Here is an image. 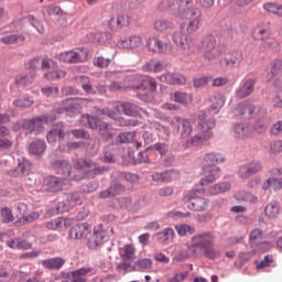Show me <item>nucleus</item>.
Returning a JSON list of instances; mask_svg holds the SVG:
<instances>
[{"instance_id": "bf43d9fd", "label": "nucleus", "mask_w": 282, "mask_h": 282, "mask_svg": "<svg viewBox=\"0 0 282 282\" xmlns=\"http://www.w3.org/2000/svg\"><path fill=\"white\" fill-rule=\"evenodd\" d=\"M39 217H41V214H39V212H33L26 216H23L22 218H20L17 223L15 226H21V224L23 226H25V224H32V221H36V219H39Z\"/></svg>"}, {"instance_id": "bb28decb", "label": "nucleus", "mask_w": 282, "mask_h": 282, "mask_svg": "<svg viewBox=\"0 0 282 282\" xmlns=\"http://www.w3.org/2000/svg\"><path fill=\"white\" fill-rule=\"evenodd\" d=\"M224 162H226V158L218 152H209L203 156L204 166L215 167L217 164H224Z\"/></svg>"}, {"instance_id": "8fccbe9b", "label": "nucleus", "mask_w": 282, "mask_h": 282, "mask_svg": "<svg viewBox=\"0 0 282 282\" xmlns=\"http://www.w3.org/2000/svg\"><path fill=\"white\" fill-rule=\"evenodd\" d=\"M169 144L164 143V142H156L154 144H151L147 148V151H158V153L161 156L166 155V153H169Z\"/></svg>"}, {"instance_id": "5fc2aeb1", "label": "nucleus", "mask_w": 282, "mask_h": 282, "mask_svg": "<svg viewBox=\"0 0 282 282\" xmlns=\"http://www.w3.org/2000/svg\"><path fill=\"white\" fill-rule=\"evenodd\" d=\"M0 221H2V224H10L14 221V215H12V209H10V207H3L0 209Z\"/></svg>"}, {"instance_id": "69168bd1", "label": "nucleus", "mask_w": 282, "mask_h": 282, "mask_svg": "<svg viewBox=\"0 0 282 282\" xmlns=\"http://www.w3.org/2000/svg\"><path fill=\"white\" fill-rule=\"evenodd\" d=\"M26 19H28V22L30 23V25H32V28L36 29V31L40 34L45 33V26H43V23H41V21L36 20V18H34V15H29Z\"/></svg>"}, {"instance_id": "39448f33", "label": "nucleus", "mask_w": 282, "mask_h": 282, "mask_svg": "<svg viewBox=\"0 0 282 282\" xmlns=\"http://www.w3.org/2000/svg\"><path fill=\"white\" fill-rule=\"evenodd\" d=\"M56 120V116L54 113L51 115H40L32 119H24L21 123L22 129L25 131H30V133H40L41 129H43V124H51Z\"/></svg>"}, {"instance_id": "6ab92c4d", "label": "nucleus", "mask_w": 282, "mask_h": 282, "mask_svg": "<svg viewBox=\"0 0 282 282\" xmlns=\"http://www.w3.org/2000/svg\"><path fill=\"white\" fill-rule=\"evenodd\" d=\"M91 232V226L87 223L73 226L68 232L69 239H85Z\"/></svg>"}, {"instance_id": "9d476101", "label": "nucleus", "mask_w": 282, "mask_h": 282, "mask_svg": "<svg viewBox=\"0 0 282 282\" xmlns=\"http://www.w3.org/2000/svg\"><path fill=\"white\" fill-rule=\"evenodd\" d=\"M263 171V163L259 160H253L251 162L245 163L239 167L238 176L241 180H250L252 175H257V173H261Z\"/></svg>"}, {"instance_id": "7c9ffc66", "label": "nucleus", "mask_w": 282, "mask_h": 282, "mask_svg": "<svg viewBox=\"0 0 282 282\" xmlns=\"http://www.w3.org/2000/svg\"><path fill=\"white\" fill-rule=\"evenodd\" d=\"M53 169L57 175H63V177H72V164L65 160H57L53 162Z\"/></svg>"}, {"instance_id": "052dcab7", "label": "nucleus", "mask_w": 282, "mask_h": 282, "mask_svg": "<svg viewBox=\"0 0 282 282\" xmlns=\"http://www.w3.org/2000/svg\"><path fill=\"white\" fill-rule=\"evenodd\" d=\"M279 153H282V140L273 141L270 144L269 155L271 160H274Z\"/></svg>"}, {"instance_id": "a878e982", "label": "nucleus", "mask_w": 282, "mask_h": 282, "mask_svg": "<svg viewBox=\"0 0 282 282\" xmlns=\"http://www.w3.org/2000/svg\"><path fill=\"white\" fill-rule=\"evenodd\" d=\"M65 138V126L63 122H57L53 126L46 134V140L50 144L57 142V140H63Z\"/></svg>"}, {"instance_id": "79ce46f5", "label": "nucleus", "mask_w": 282, "mask_h": 282, "mask_svg": "<svg viewBox=\"0 0 282 282\" xmlns=\"http://www.w3.org/2000/svg\"><path fill=\"white\" fill-rule=\"evenodd\" d=\"M235 199L237 202H246L247 204H257L259 202V197L257 195L248 192V191H240L235 195Z\"/></svg>"}, {"instance_id": "2eb2a0df", "label": "nucleus", "mask_w": 282, "mask_h": 282, "mask_svg": "<svg viewBox=\"0 0 282 282\" xmlns=\"http://www.w3.org/2000/svg\"><path fill=\"white\" fill-rule=\"evenodd\" d=\"M147 47L150 52H153L154 54H169L171 52V44L158 37H149L147 42Z\"/></svg>"}, {"instance_id": "4be33fe9", "label": "nucleus", "mask_w": 282, "mask_h": 282, "mask_svg": "<svg viewBox=\"0 0 282 282\" xmlns=\"http://www.w3.org/2000/svg\"><path fill=\"white\" fill-rule=\"evenodd\" d=\"M227 67H239L243 63V52L239 50L230 51L223 59Z\"/></svg>"}, {"instance_id": "20e7f679", "label": "nucleus", "mask_w": 282, "mask_h": 282, "mask_svg": "<svg viewBox=\"0 0 282 282\" xmlns=\"http://www.w3.org/2000/svg\"><path fill=\"white\" fill-rule=\"evenodd\" d=\"M186 28H188V24L183 23L181 25V31H175L172 34V41L178 47L180 50H183L184 52H195V40L188 35L192 33H184V30L186 32Z\"/></svg>"}, {"instance_id": "864d4df0", "label": "nucleus", "mask_w": 282, "mask_h": 282, "mask_svg": "<svg viewBox=\"0 0 282 282\" xmlns=\"http://www.w3.org/2000/svg\"><path fill=\"white\" fill-rule=\"evenodd\" d=\"M263 10L265 12H270L271 14H275V17H282V6L273 2H267L263 4Z\"/></svg>"}, {"instance_id": "dca6fc26", "label": "nucleus", "mask_w": 282, "mask_h": 282, "mask_svg": "<svg viewBox=\"0 0 282 282\" xmlns=\"http://www.w3.org/2000/svg\"><path fill=\"white\" fill-rule=\"evenodd\" d=\"M116 110L121 111L124 113V116H129L130 118H138L140 113H142V108L140 106L130 102V101H123L116 105Z\"/></svg>"}, {"instance_id": "a18cd8bd", "label": "nucleus", "mask_w": 282, "mask_h": 282, "mask_svg": "<svg viewBox=\"0 0 282 282\" xmlns=\"http://www.w3.org/2000/svg\"><path fill=\"white\" fill-rule=\"evenodd\" d=\"M66 204L74 208V206H80L83 204V194L75 192L66 195Z\"/></svg>"}, {"instance_id": "ddd939ff", "label": "nucleus", "mask_w": 282, "mask_h": 282, "mask_svg": "<svg viewBox=\"0 0 282 282\" xmlns=\"http://www.w3.org/2000/svg\"><path fill=\"white\" fill-rule=\"evenodd\" d=\"M203 175L204 177L199 181L200 186H209V184H215L221 177V169L204 166Z\"/></svg>"}, {"instance_id": "a211bd4d", "label": "nucleus", "mask_w": 282, "mask_h": 282, "mask_svg": "<svg viewBox=\"0 0 282 282\" xmlns=\"http://www.w3.org/2000/svg\"><path fill=\"white\" fill-rule=\"evenodd\" d=\"M109 171V166L102 165L98 167H93L88 171H86L83 175H74L70 178L75 182H80L83 180H95V177H98V175H104V173H107Z\"/></svg>"}, {"instance_id": "de8ad7c7", "label": "nucleus", "mask_w": 282, "mask_h": 282, "mask_svg": "<svg viewBox=\"0 0 282 282\" xmlns=\"http://www.w3.org/2000/svg\"><path fill=\"white\" fill-rule=\"evenodd\" d=\"M133 138H135V132H121L116 140L113 141V144H128L129 142H133Z\"/></svg>"}, {"instance_id": "f257e3e1", "label": "nucleus", "mask_w": 282, "mask_h": 282, "mask_svg": "<svg viewBox=\"0 0 282 282\" xmlns=\"http://www.w3.org/2000/svg\"><path fill=\"white\" fill-rule=\"evenodd\" d=\"M159 10L161 12L169 10L173 17L188 21L186 28L188 34H195L199 30V23H202V17H204V12L195 7L193 0H162L159 3Z\"/></svg>"}, {"instance_id": "3c124183", "label": "nucleus", "mask_w": 282, "mask_h": 282, "mask_svg": "<svg viewBox=\"0 0 282 282\" xmlns=\"http://www.w3.org/2000/svg\"><path fill=\"white\" fill-rule=\"evenodd\" d=\"M264 213L269 219H274L279 215V203L276 200L269 203L264 208Z\"/></svg>"}, {"instance_id": "ea45409f", "label": "nucleus", "mask_w": 282, "mask_h": 282, "mask_svg": "<svg viewBox=\"0 0 282 282\" xmlns=\"http://www.w3.org/2000/svg\"><path fill=\"white\" fill-rule=\"evenodd\" d=\"M0 43L4 45H23L25 43V35L23 34H11L0 37Z\"/></svg>"}, {"instance_id": "e433bc0d", "label": "nucleus", "mask_w": 282, "mask_h": 282, "mask_svg": "<svg viewBox=\"0 0 282 282\" xmlns=\"http://www.w3.org/2000/svg\"><path fill=\"white\" fill-rule=\"evenodd\" d=\"M124 191V185L120 183H116L113 185H110L106 191H102L99 193L100 199H107L109 197H116L117 195H120Z\"/></svg>"}, {"instance_id": "58836bf2", "label": "nucleus", "mask_w": 282, "mask_h": 282, "mask_svg": "<svg viewBox=\"0 0 282 282\" xmlns=\"http://www.w3.org/2000/svg\"><path fill=\"white\" fill-rule=\"evenodd\" d=\"M67 226H69V219L63 217L54 218L45 223L47 230H61V228H67Z\"/></svg>"}, {"instance_id": "0eeeda50", "label": "nucleus", "mask_w": 282, "mask_h": 282, "mask_svg": "<svg viewBox=\"0 0 282 282\" xmlns=\"http://www.w3.org/2000/svg\"><path fill=\"white\" fill-rule=\"evenodd\" d=\"M85 102H91V99L75 97V98H67L62 101L61 106L55 108L56 113H76V111H80V108Z\"/></svg>"}, {"instance_id": "6e6d98bb", "label": "nucleus", "mask_w": 282, "mask_h": 282, "mask_svg": "<svg viewBox=\"0 0 282 282\" xmlns=\"http://www.w3.org/2000/svg\"><path fill=\"white\" fill-rule=\"evenodd\" d=\"M13 107L24 108L32 107L34 105V99L32 97H22L13 100Z\"/></svg>"}, {"instance_id": "4c0bfd02", "label": "nucleus", "mask_w": 282, "mask_h": 282, "mask_svg": "<svg viewBox=\"0 0 282 282\" xmlns=\"http://www.w3.org/2000/svg\"><path fill=\"white\" fill-rule=\"evenodd\" d=\"M7 246L11 248V250H30L32 248V243L21 238L8 240Z\"/></svg>"}, {"instance_id": "c756f323", "label": "nucleus", "mask_w": 282, "mask_h": 282, "mask_svg": "<svg viewBox=\"0 0 282 282\" xmlns=\"http://www.w3.org/2000/svg\"><path fill=\"white\" fill-rule=\"evenodd\" d=\"M170 100H172V102H177L178 105H183V107H186V105H191L193 102V95L177 90L170 94Z\"/></svg>"}, {"instance_id": "412c9836", "label": "nucleus", "mask_w": 282, "mask_h": 282, "mask_svg": "<svg viewBox=\"0 0 282 282\" xmlns=\"http://www.w3.org/2000/svg\"><path fill=\"white\" fill-rule=\"evenodd\" d=\"M137 80L139 84L134 86L135 89H149V91H155L158 89V82L151 76L138 75Z\"/></svg>"}, {"instance_id": "72a5a7b5", "label": "nucleus", "mask_w": 282, "mask_h": 282, "mask_svg": "<svg viewBox=\"0 0 282 282\" xmlns=\"http://www.w3.org/2000/svg\"><path fill=\"white\" fill-rule=\"evenodd\" d=\"M280 74H282V58H275V59L271 61L270 72L267 73L264 80L267 83H270V80H272V78L280 76Z\"/></svg>"}, {"instance_id": "4d7b16f0", "label": "nucleus", "mask_w": 282, "mask_h": 282, "mask_svg": "<svg viewBox=\"0 0 282 282\" xmlns=\"http://www.w3.org/2000/svg\"><path fill=\"white\" fill-rule=\"evenodd\" d=\"M153 129L158 131L159 138H162V140H166L169 135H171V128L167 126H162L161 123H153L152 124Z\"/></svg>"}, {"instance_id": "1a4fd4ad", "label": "nucleus", "mask_w": 282, "mask_h": 282, "mask_svg": "<svg viewBox=\"0 0 282 282\" xmlns=\"http://www.w3.org/2000/svg\"><path fill=\"white\" fill-rule=\"evenodd\" d=\"M88 53L84 48H75L65 51L59 54L58 58L62 63H85L87 61Z\"/></svg>"}, {"instance_id": "9b49d317", "label": "nucleus", "mask_w": 282, "mask_h": 282, "mask_svg": "<svg viewBox=\"0 0 282 282\" xmlns=\"http://www.w3.org/2000/svg\"><path fill=\"white\" fill-rule=\"evenodd\" d=\"M206 193V189H195L189 192V194L187 195L188 202H187V207L189 208V210H195V212H202V210H206V208H208V202L206 200V198L204 197H197L195 196V193Z\"/></svg>"}, {"instance_id": "338daca9", "label": "nucleus", "mask_w": 282, "mask_h": 282, "mask_svg": "<svg viewBox=\"0 0 282 282\" xmlns=\"http://www.w3.org/2000/svg\"><path fill=\"white\" fill-rule=\"evenodd\" d=\"M99 131H100L99 135H100L101 140H104L105 142H109V140H111V138H113V135H116V130L110 128L109 123H107V129L99 130Z\"/></svg>"}, {"instance_id": "cd10ccee", "label": "nucleus", "mask_w": 282, "mask_h": 282, "mask_svg": "<svg viewBox=\"0 0 282 282\" xmlns=\"http://www.w3.org/2000/svg\"><path fill=\"white\" fill-rule=\"evenodd\" d=\"M209 102L210 111L217 116L224 109V105H226V97L221 93H214Z\"/></svg>"}, {"instance_id": "f3484780", "label": "nucleus", "mask_w": 282, "mask_h": 282, "mask_svg": "<svg viewBox=\"0 0 282 282\" xmlns=\"http://www.w3.org/2000/svg\"><path fill=\"white\" fill-rule=\"evenodd\" d=\"M121 50H138L144 45V40L140 35H130L118 42Z\"/></svg>"}, {"instance_id": "13d9d810", "label": "nucleus", "mask_w": 282, "mask_h": 282, "mask_svg": "<svg viewBox=\"0 0 282 282\" xmlns=\"http://www.w3.org/2000/svg\"><path fill=\"white\" fill-rule=\"evenodd\" d=\"M33 80L34 74L21 75L15 78V84L18 87H28L29 85H32Z\"/></svg>"}, {"instance_id": "7ed1b4c3", "label": "nucleus", "mask_w": 282, "mask_h": 282, "mask_svg": "<svg viewBox=\"0 0 282 282\" xmlns=\"http://www.w3.org/2000/svg\"><path fill=\"white\" fill-rule=\"evenodd\" d=\"M200 50L205 61H216L221 56V48L217 45V37L213 34H207L203 37Z\"/></svg>"}, {"instance_id": "603ef678", "label": "nucleus", "mask_w": 282, "mask_h": 282, "mask_svg": "<svg viewBox=\"0 0 282 282\" xmlns=\"http://www.w3.org/2000/svg\"><path fill=\"white\" fill-rule=\"evenodd\" d=\"M154 30H156V32H166V30H173V22L166 19L158 20L154 22Z\"/></svg>"}, {"instance_id": "423d86ee", "label": "nucleus", "mask_w": 282, "mask_h": 282, "mask_svg": "<svg viewBox=\"0 0 282 282\" xmlns=\"http://www.w3.org/2000/svg\"><path fill=\"white\" fill-rule=\"evenodd\" d=\"M170 124L176 133H178L181 140L191 138L193 133V121L188 118L175 116L171 119Z\"/></svg>"}, {"instance_id": "c9c22d12", "label": "nucleus", "mask_w": 282, "mask_h": 282, "mask_svg": "<svg viewBox=\"0 0 282 282\" xmlns=\"http://www.w3.org/2000/svg\"><path fill=\"white\" fill-rule=\"evenodd\" d=\"M232 134L236 140H246L250 135V127L247 123H235Z\"/></svg>"}, {"instance_id": "49530a36", "label": "nucleus", "mask_w": 282, "mask_h": 282, "mask_svg": "<svg viewBox=\"0 0 282 282\" xmlns=\"http://www.w3.org/2000/svg\"><path fill=\"white\" fill-rule=\"evenodd\" d=\"M67 76V73L64 69H52L44 74V78L46 80H61Z\"/></svg>"}, {"instance_id": "4468645a", "label": "nucleus", "mask_w": 282, "mask_h": 282, "mask_svg": "<svg viewBox=\"0 0 282 282\" xmlns=\"http://www.w3.org/2000/svg\"><path fill=\"white\" fill-rule=\"evenodd\" d=\"M273 34L270 22L259 23L253 28L252 37L254 41H268Z\"/></svg>"}, {"instance_id": "2f4dec72", "label": "nucleus", "mask_w": 282, "mask_h": 282, "mask_svg": "<svg viewBox=\"0 0 282 282\" xmlns=\"http://www.w3.org/2000/svg\"><path fill=\"white\" fill-rule=\"evenodd\" d=\"M46 270H61L65 265V259L61 257L47 258L40 261Z\"/></svg>"}, {"instance_id": "37998d69", "label": "nucleus", "mask_w": 282, "mask_h": 282, "mask_svg": "<svg viewBox=\"0 0 282 282\" xmlns=\"http://www.w3.org/2000/svg\"><path fill=\"white\" fill-rule=\"evenodd\" d=\"M90 272H94L93 268H80L72 271V282H87V279L83 276H87V274H90Z\"/></svg>"}, {"instance_id": "09e8293b", "label": "nucleus", "mask_w": 282, "mask_h": 282, "mask_svg": "<svg viewBox=\"0 0 282 282\" xmlns=\"http://www.w3.org/2000/svg\"><path fill=\"white\" fill-rule=\"evenodd\" d=\"M203 254L204 257H206V259H210L212 261H215L216 259H219V257H221V252L215 249V245H209L205 249H203Z\"/></svg>"}, {"instance_id": "6e6552de", "label": "nucleus", "mask_w": 282, "mask_h": 282, "mask_svg": "<svg viewBox=\"0 0 282 282\" xmlns=\"http://www.w3.org/2000/svg\"><path fill=\"white\" fill-rule=\"evenodd\" d=\"M241 120H252L259 113V106L252 104L250 100H245L234 108Z\"/></svg>"}, {"instance_id": "f704fd0d", "label": "nucleus", "mask_w": 282, "mask_h": 282, "mask_svg": "<svg viewBox=\"0 0 282 282\" xmlns=\"http://www.w3.org/2000/svg\"><path fill=\"white\" fill-rule=\"evenodd\" d=\"M231 185L229 182H219L212 186H209L205 193L206 195L215 196V195H221V193H227V191H230Z\"/></svg>"}, {"instance_id": "774afa93", "label": "nucleus", "mask_w": 282, "mask_h": 282, "mask_svg": "<svg viewBox=\"0 0 282 282\" xmlns=\"http://www.w3.org/2000/svg\"><path fill=\"white\" fill-rule=\"evenodd\" d=\"M41 67L43 69H47V72H52V69H58V64H56V62L54 59L45 57L41 62Z\"/></svg>"}, {"instance_id": "aec40b11", "label": "nucleus", "mask_w": 282, "mask_h": 282, "mask_svg": "<svg viewBox=\"0 0 282 282\" xmlns=\"http://www.w3.org/2000/svg\"><path fill=\"white\" fill-rule=\"evenodd\" d=\"M196 118L198 120V129L200 132L210 133V130L215 129V118H206L205 111H198Z\"/></svg>"}, {"instance_id": "b1692460", "label": "nucleus", "mask_w": 282, "mask_h": 282, "mask_svg": "<svg viewBox=\"0 0 282 282\" xmlns=\"http://www.w3.org/2000/svg\"><path fill=\"white\" fill-rule=\"evenodd\" d=\"M43 188L47 193H58V191H63V181L57 176H46L43 182Z\"/></svg>"}, {"instance_id": "a19ab883", "label": "nucleus", "mask_w": 282, "mask_h": 282, "mask_svg": "<svg viewBox=\"0 0 282 282\" xmlns=\"http://www.w3.org/2000/svg\"><path fill=\"white\" fill-rule=\"evenodd\" d=\"M46 149H47V144L43 140L36 139L30 144L29 152L32 155H43Z\"/></svg>"}, {"instance_id": "f03ea898", "label": "nucleus", "mask_w": 282, "mask_h": 282, "mask_svg": "<svg viewBox=\"0 0 282 282\" xmlns=\"http://www.w3.org/2000/svg\"><path fill=\"white\" fill-rule=\"evenodd\" d=\"M215 245V234L210 231H204L200 234H196L192 237V242L188 246V252L192 253L193 257H202V252L199 250H204L208 248V246ZM199 248V250H197Z\"/></svg>"}, {"instance_id": "c85d7f7f", "label": "nucleus", "mask_w": 282, "mask_h": 282, "mask_svg": "<svg viewBox=\"0 0 282 282\" xmlns=\"http://www.w3.org/2000/svg\"><path fill=\"white\" fill-rule=\"evenodd\" d=\"M32 169V163L21 156L18 159V166L15 167L13 175L14 177H23V175H30V170Z\"/></svg>"}, {"instance_id": "5701e85b", "label": "nucleus", "mask_w": 282, "mask_h": 282, "mask_svg": "<svg viewBox=\"0 0 282 282\" xmlns=\"http://www.w3.org/2000/svg\"><path fill=\"white\" fill-rule=\"evenodd\" d=\"M158 78L167 85H186V77L180 73H164Z\"/></svg>"}, {"instance_id": "473e14b6", "label": "nucleus", "mask_w": 282, "mask_h": 282, "mask_svg": "<svg viewBox=\"0 0 282 282\" xmlns=\"http://www.w3.org/2000/svg\"><path fill=\"white\" fill-rule=\"evenodd\" d=\"M213 138V132H202L187 139L186 147H199Z\"/></svg>"}, {"instance_id": "c03bdc74", "label": "nucleus", "mask_w": 282, "mask_h": 282, "mask_svg": "<svg viewBox=\"0 0 282 282\" xmlns=\"http://www.w3.org/2000/svg\"><path fill=\"white\" fill-rule=\"evenodd\" d=\"M175 237V230L173 228H165L162 231L155 234V239L159 243H167V241H173Z\"/></svg>"}, {"instance_id": "680f3d73", "label": "nucleus", "mask_w": 282, "mask_h": 282, "mask_svg": "<svg viewBox=\"0 0 282 282\" xmlns=\"http://www.w3.org/2000/svg\"><path fill=\"white\" fill-rule=\"evenodd\" d=\"M122 261H131V259H135V247L132 245H126L123 247Z\"/></svg>"}, {"instance_id": "e2e57ef3", "label": "nucleus", "mask_w": 282, "mask_h": 282, "mask_svg": "<svg viewBox=\"0 0 282 282\" xmlns=\"http://www.w3.org/2000/svg\"><path fill=\"white\" fill-rule=\"evenodd\" d=\"M164 183L169 184L171 182H175V180H180V171L177 170H169L163 172Z\"/></svg>"}, {"instance_id": "0e129e2a", "label": "nucleus", "mask_w": 282, "mask_h": 282, "mask_svg": "<svg viewBox=\"0 0 282 282\" xmlns=\"http://www.w3.org/2000/svg\"><path fill=\"white\" fill-rule=\"evenodd\" d=\"M93 65H95V67H99V69H105V67H109V65H111V58L102 56L95 57Z\"/></svg>"}, {"instance_id": "f8f14e48", "label": "nucleus", "mask_w": 282, "mask_h": 282, "mask_svg": "<svg viewBox=\"0 0 282 282\" xmlns=\"http://www.w3.org/2000/svg\"><path fill=\"white\" fill-rule=\"evenodd\" d=\"M254 85H257V79L247 78L240 82L239 86L235 90V96L239 100H243V98H248V96H252L254 93Z\"/></svg>"}, {"instance_id": "393cba45", "label": "nucleus", "mask_w": 282, "mask_h": 282, "mask_svg": "<svg viewBox=\"0 0 282 282\" xmlns=\"http://www.w3.org/2000/svg\"><path fill=\"white\" fill-rule=\"evenodd\" d=\"M83 120H86L85 127L94 129L96 131H105L107 129V122L94 115L82 116Z\"/></svg>"}]
</instances>
